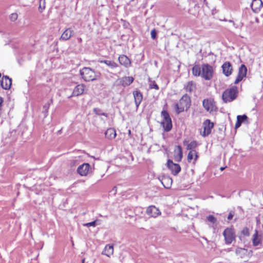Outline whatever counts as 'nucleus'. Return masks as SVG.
<instances>
[{"label": "nucleus", "mask_w": 263, "mask_h": 263, "mask_svg": "<svg viewBox=\"0 0 263 263\" xmlns=\"http://www.w3.org/2000/svg\"><path fill=\"white\" fill-rule=\"evenodd\" d=\"M161 115L163 117V121L162 122L163 127L166 132H169L172 128V120L170 115L165 110H163L161 112Z\"/></svg>", "instance_id": "423d86ee"}, {"label": "nucleus", "mask_w": 263, "mask_h": 263, "mask_svg": "<svg viewBox=\"0 0 263 263\" xmlns=\"http://www.w3.org/2000/svg\"><path fill=\"white\" fill-rule=\"evenodd\" d=\"M119 63L126 67H128L130 65V61L129 59L126 55L123 54L119 56Z\"/></svg>", "instance_id": "a211bd4d"}, {"label": "nucleus", "mask_w": 263, "mask_h": 263, "mask_svg": "<svg viewBox=\"0 0 263 263\" xmlns=\"http://www.w3.org/2000/svg\"><path fill=\"white\" fill-rule=\"evenodd\" d=\"M196 85L193 81H190L185 87L186 91L191 92L195 89Z\"/></svg>", "instance_id": "7c9ffc66"}, {"label": "nucleus", "mask_w": 263, "mask_h": 263, "mask_svg": "<svg viewBox=\"0 0 263 263\" xmlns=\"http://www.w3.org/2000/svg\"><path fill=\"white\" fill-rule=\"evenodd\" d=\"M242 233L245 236H249L250 234L249 229L247 227L244 228L242 231Z\"/></svg>", "instance_id": "4c0bfd02"}, {"label": "nucleus", "mask_w": 263, "mask_h": 263, "mask_svg": "<svg viewBox=\"0 0 263 263\" xmlns=\"http://www.w3.org/2000/svg\"><path fill=\"white\" fill-rule=\"evenodd\" d=\"M100 63H104L110 68L113 69L117 68L118 66V65L112 61L110 60H101L99 61Z\"/></svg>", "instance_id": "b1692460"}, {"label": "nucleus", "mask_w": 263, "mask_h": 263, "mask_svg": "<svg viewBox=\"0 0 263 263\" xmlns=\"http://www.w3.org/2000/svg\"><path fill=\"white\" fill-rule=\"evenodd\" d=\"M226 243L230 244L235 238L234 230L231 228L226 229L223 232Z\"/></svg>", "instance_id": "0eeeda50"}, {"label": "nucleus", "mask_w": 263, "mask_h": 263, "mask_svg": "<svg viewBox=\"0 0 263 263\" xmlns=\"http://www.w3.org/2000/svg\"><path fill=\"white\" fill-rule=\"evenodd\" d=\"M0 83L2 87L7 90L10 89L12 84V81L8 76H4L2 78Z\"/></svg>", "instance_id": "f8f14e48"}, {"label": "nucleus", "mask_w": 263, "mask_h": 263, "mask_svg": "<svg viewBox=\"0 0 263 263\" xmlns=\"http://www.w3.org/2000/svg\"><path fill=\"white\" fill-rule=\"evenodd\" d=\"M247 119H248V117L245 115H243L242 116H241V115L237 116V122L235 125V128H237L239 127L240 126L241 123L243 122L247 121Z\"/></svg>", "instance_id": "5701e85b"}, {"label": "nucleus", "mask_w": 263, "mask_h": 263, "mask_svg": "<svg viewBox=\"0 0 263 263\" xmlns=\"http://www.w3.org/2000/svg\"><path fill=\"white\" fill-rule=\"evenodd\" d=\"M234 215V212H232V211L230 212L229 213V214L228 216V220H231L233 218Z\"/></svg>", "instance_id": "a19ab883"}, {"label": "nucleus", "mask_w": 263, "mask_h": 263, "mask_svg": "<svg viewBox=\"0 0 263 263\" xmlns=\"http://www.w3.org/2000/svg\"><path fill=\"white\" fill-rule=\"evenodd\" d=\"M100 224V220H99V219H97V220H96L93 221H92V222H88V223H84L83 225L84 226H86V227H96V226H98V225H99Z\"/></svg>", "instance_id": "473e14b6"}, {"label": "nucleus", "mask_w": 263, "mask_h": 263, "mask_svg": "<svg viewBox=\"0 0 263 263\" xmlns=\"http://www.w3.org/2000/svg\"><path fill=\"white\" fill-rule=\"evenodd\" d=\"M80 74L85 81H92L100 77V73L89 67H84L80 70Z\"/></svg>", "instance_id": "f257e3e1"}, {"label": "nucleus", "mask_w": 263, "mask_h": 263, "mask_svg": "<svg viewBox=\"0 0 263 263\" xmlns=\"http://www.w3.org/2000/svg\"><path fill=\"white\" fill-rule=\"evenodd\" d=\"M135 104L138 108L143 99V96L139 90H136L133 92Z\"/></svg>", "instance_id": "2eb2a0df"}, {"label": "nucleus", "mask_w": 263, "mask_h": 263, "mask_svg": "<svg viewBox=\"0 0 263 263\" xmlns=\"http://www.w3.org/2000/svg\"><path fill=\"white\" fill-rule=\"evenodd\" d=\"M224 168H224V167H220V170L221 171H223V170H224Z\"/></svg>", "instance_id": "c03bdc74"}, {"label": "nucleus", "mask_w": 263, "mask_h": 263, "mask_svg": "<svg viewBox=\"0 0 263 263\" xmlns=\"http://www.w3.org/2000/svg\"><path fill=\"white\" fill-rule=\"evenodd\" d=\"M149 88H151V89H155L156 90H158L159 89V86L155 83V81H149Z\"/></svg>", "instance_id": "c9c22d12"}, {"label": "nucleus", "mask_w": 263, "mask_h": 263, "mask_svg": "<svg viewBox=\"0 0 263 263\" xmlns=\"http://www.w3.org/2000/svg\"><path fill=\"white\" fill-rule=\"evenodd\" d=\"M242 78L240 77L239 76H237L236 80H235L234 83L235 84H238L239 82H240L242 80Z\"/></svg>", "instance_id": "ea45409f"}, {"label": "nucleus", "mask_w": 263, "mask_h": 263, "mask_svg": "<svg viewBox=\"0 0 263 263\" xmlns=\"http://www.w3.org/2000/svg\"><path fill=\"white\" fill-rule=\"evenodd\" d=\"M223 73L224 74L228 77L231 74L232 71V67L230 62H225L222 66Z\"/></svg>", "instance_id": "4468645a"}, {"label": "nucleus", "mask_w": 263, "mask_h": 263, "mask_svg": "<svg viewBox=\"0 0 263 263\" xmlns=\"http://www.w3.org/2000/svg\"><path fill=\"white\" fill-rule=\"evenodd\" d=\"M182 156L183 155L181 147L178 145L177 146V150L176 151L175 158L176 160L180 161L181 160Z\"/></svg>", "instance_id": "a878e982"}, {"label": "nucleus", "mask_w": 263, "mask_h": 263, "mask_svg": "<svg viewBox=\"0 0 263 263\" xmlns=\"http://www.w3.org/2000/svg\"><path fill=\"white\" fill-rule=\"evenodd\" d=\"M183 144L186 146L187 149H190L191 151L194 150V149L197 146V143L195 141H193L190 143H188L187 141H184L183 142Z\"/></svg>", "instance_id": "393cba45"}, {"label": "nucleus", "mask_w": 263, "mask_h": 263, "mask_svg": "<svg viewBox=\"0 0 263 263\" xmlns=\"http://www.w3.org/2000/svg\"><path fill=\"white\" fill-rule=\"evenodd\" d=\"M84 261H85V259L84 258L82 260V263H84Z\"/></svg>", "instance_id": "49530a36"}, {"label": "nucleus", "mask_w": 263, "mask_h": 263, "mask_svg": "<svg viewBox=\"0 0 263 263\" xmlns=\"http://www.w3.org/2000/svg\"><path fill=\"white\" fill-rule=\"evenodd\" d=\"M247 71V69L246 66L245 65H241L239 68L238 76L243 78L246 76Z\"/></svg>", "instance_id": "cd10ccee"}, {"label": "nucleus", "mask_w": 263, "mask_h": 263, "mask_svg": "<svg viewBox=\"0 0 263 263\" xmlns=\"http://www.w3.org/2000/svg\"><path fill=\"white\" fill-rule=\"evenodd\" d=\"M262 6V2L261 0H253L251 5L252 10L255 12H258Z\"/></svg>", "instance_id": "ddd939ff"}, {"label": "nucleus", "mask_w": 263, "mask_h": 263, "mask_svg": "<svg viewBox=\"0 0 263 263\" xmlns=\"http://www.w3.org/2000/svg\"><path fill=\"white\" fill-rule=\"evenodd\" d=\"M214 126V124L212 122H210V120H206L203 124V131L200 132L201 135L205 137L209 135L211 133V130Z\"/></svg>", "instance_id": "6e6552de"}, {"label": "nucleus", "mask_w": 263, "mask_h": 263, "mask_svg": "<svg viewBox=\"0 0 263 263\" xmlns=\"http://www.w3.org/2000/svg\"><path fill=\"white\" fill-rule=\"evenodd\" d=\"M191 99L187 95H185L179 100V102L175 104V109L178 114L187 110L190 106Z\"/></svg>", "instance_id": "7ed1b4c3"}, {"label": "nucleus", "mask_w": 263, "mask_h": 263, "mask_svg": "<svg viewBox=\"0 0 263 263\" xmlns=\"http://www.w3.org/2000/svg\"><path fill=\"white\" fill-rule=\"evenodd\" d=\"M134 78L131 77H125L123 78L122 85L123 86H128L133 83Z\"/></svg>", "instance_id": "2f4dec72"}, {"label": "nucleus", "mask_w": 263, "mask_h": 263, "mask_svg": "<svg viewBox=\"0 0 263 263\" xmlns=\"http://www.w3.org/2000/svg\"><path fill=\"white\" fill-rule=\"evenodd\" d=\"M252 243L254 246H258L261 243V235H259L257 230H255V233L252 237Z\"/></svg>", "instance_id": "f3484780"}, {"label": "nucleus", "mask_w": 263, "mask_h": 263, "mask_svg": "<svg viewBox=\"0 0 263 263\" xmlns=\"http://www.w3.org/2000/svg\"><path fill=\"white\" fill-rule=\"evenodd\" d=\"M161 182L165 188L169 189L172 185L173 181L169 176H165L162 177Z\"/></svg>", "instance_id": "aec40b11"}, {"label": "nucleus", "mask_w": 263, "mask_h": 263, "mask_svg": "<svg viewBox=\"0 0 263 263\" xmlns=\"http://www.w3.org/2000/svg\"><path fill=\"white\" fill-rule=\"evenodd\" d=\"M116 132L114 128H109L105 133V137L108 139H113L116 137Z\"/></svg>", "instance_id": "412c9836"}, {"label": "nucleus", "mask_w": 263, "mask_h": 263, "mask_svg": "<svg viewBox=\"0 0 263 263\" xmlns=\"http://www.w3.org/2000/svg\"><path fill=\"white\" fill-rule=\"evenodd\" d=\"M17 15L16 13H13L11 14V19L12 20V21H15L17 19Z\"/></svg>", "instance_id": "79ce46f5"}, {"label": "nucleus", "mask_w": 263, "mask_h": 263, "mask_svg": "<svg viewBox=\"0 0 263 263\" xmlns=\"http://www.w3.org/2000/svg\"><path fill=\"white\" fill-rule=\"evenodd\" d=\"M202 106L205 110L210 113L216 111L217 110L216 102L212 98L204 99L202 101Z\"/></svg>", "instance_id": "20e7f679"}, {"label": "nucleus", "mask_w": 263, "mask_h": 263, "mask_svg": "<svg viewBox=\"0 0 263 263\" xmlns=\"http://www.w3.org/2000/svg\"><path fill=\"white\" fill-rule=\"evenodd\" d=\"M90 169V165L89 163H85L80 165L77 169V172L82 176H86Z\"/></svg>", "instance_id": "9d476101"}, {"label": "nucleus", "mask_w": 263, "mask_h": 263, "mask_svg": "<svg viewBox=\"0 0 263 263\" xmlns=\"http://www.w3.org/2000/svg\"><path fill=\"white\" fill-rule=\"evenodd\" d=\"M146 213L152 217L156 218L161 214L160 210L155 206H149L146 209Z\"/></svg>", "instance_id": "9b49d317"}, {"label": "nucleus", "mask_w": 263, "mask_h": 263, "mask_svg": "<svg viewBox=\"0 0 263 263\" xmlns=\"http://www.w3.org/2000/svg\"><path fill=\"white\" fill-rule=\"evenodd\" d=\"M45 0H40V5L39 7V10L40 12H42L43 10L45 8Z\"/></svg>", "instance_id": "f704fd0d"}, {"label": "nucleus", "mask_w": 263, "mask_h": 263, "mask_svg": "<svg viewBox=\"0 0 263 263\" xmlns=\"http://www.w3.org/2000/svg\"><path fill=\"white\" fill-rule=\"evenodd\" d=\"M157 32L155 29H153L151 32V37L153 39H155L156 37Z\"/></svg>", "instance_id": "58836bf2"}, {"label": "nucleus", "mask_w": 263, "mask_h": 263, "mask_svg": "<svg viewBox=\"0 0 263 263\" xmlns=\"http://www.w3.org/2000/svg\"><path fill=\"white\" fill-rule=\"evenodd\" d=\"M93 111L96 114L98 115H103L106 117H107V114L105 112H103L102 110L99 108H95L93 109Z\"/></svg>", "instance_id": "72a5a7b5"}, {"label": "nucleus", "mask_w": 263, "mask_h": 263, "mask_svg": "<svg viewBox=\"0 0 263 263\" xmlns=\"http://www.w3.org/2000/svg\"><path fill=\"white\" fill-rule=\"evenodd\" d=\"M128 134L129 136H131V130L130 129H128Z\"/></svg>", "instance_id": "37998d69"}, {"label": "nucleus", "mask_w": 263, "mask_h": 263, "mask_svg": "<svg viewBox=\"0 0 263 263\" xmlns=\"http://www.w3.org/2000/svg\"><path fill=\"white\" fill-rule=\"evenodd\" d=\"M195 161H196L198 158L197 152L195 150L191 151L187 155V160L189 162H191V161L194 159Z\"/></svg>", "instance_id": "bb28decb"}, {"label": "nucleus", "mask_w": 263, "mask_h": 263, "mask_svg": "<svg viewBox=\"0 0 263 263\" xmlns=\"http://www.w3.org/2000/svg\"><path fill=\"white\" fill-rule=\"evenodd\" d=\"M85 85L83 84H79L75 87L73 90L72 96H79L83 93L84 91Z\"/></svg>", "instance_id": "dca6fc26"}, {"label": "nucleus", "mask_w": 263, "mask_h": 263, "mask_svg": "<svg viewBox=\"0 0 263 263\" xmlns=\"http://www.w3.org/2000/svg\"><path fill=\"white\" fill-rule=\"evenodd\" d=\"M207 219L209 221H210L213 223H214L217 221L216 218L215 217H214L213 215H209L207 217Z\"/></svg>", "instance_id": "e433bc0d"}, {"label": "nucleus", "mask_w": 263, "mask_h": 263, "mask_svg": "<svg viewBox=\"0 0 263 263\" xmlns=\"http://www.w3.org/2000/svg\"><path fill=\"white\" fill-rule=\"evenodd\" d=\"M202 68L199 66L195 65L192 68V73L195 76L201 77Z\"/></svg>", "instance_id": "c756f323"}, {"label": "nucleus", "mask_w": 263, "mask_h": 263, "mask_svg": "<svg viewBox=\"0 0 263 263\" xmlns=\"http://www.w3.org/2000/svg\"><path fill=\"white\" fill-rule=\"evenodd\" d=\"M73 33V30L70 28L66 29L62 33L60 39L63 41L68 40Z\"/></svg>", "instance_id": "6ab92c4d"}, {"label": "nucleus", "mask_w": 263, "mask_h": 263, "mask_svg": "<svg viewBox=\"0 0 263 263\" xmlns=\"http://www.w3.org/2000/svg\"><path fill=\"white\" fill-rule=\"evenodd\" d=\"M238 92L236 86H232L229 89H226L222 93V98L224 103L230 102L234 100Z\"/></svg>", "instance_id": "f03ea898"}, {"label": "nucleus", "mask_w": 263, "mask_h": 263, "mask_svg": "<svg viewBox=\"0 0 263 263\" xmlns=\"http://www.w3.org/2000/svg\"><path fill=\"white\" fill-rule=\"evenodd\" d=\"M201 77L205 80H210L213 77L214 70L212 66L206 64L201 66Z\"/></svg>", "instance_id": "39448f33"}, {"label": "nucleus", "mask_w": 263, "mask_h": 263, "mask_svg": "<svg viewBox=\"0 0 263 263\" xmlns=\"http://www.w3.org/2000/svg\"><path fill=\"white\" fill-rule=\"evenodd\" d=\"M114 253V247L112 245H106L102 252L103 255H105L108 257H110Z\"/></svg>", "instance_id": "4be33fe9"}, {"label": "nucleus", "mask_w": 263, "mask_h": 263, "mask_svg": "<svg viewBox=\"0 0 263 263\" xmlns=\"http://www.w3.org/2000/svg\"><path fill=\"white\" fill-rule=\"evenodd\" d=\"M247 249L241 248H237L235 251L236 254L241 258H243L247 255Z\"/></svg>", "instance_id": "c85d7f7f"}, {"label": "nucleus", "mask_w": 263, "mask_h": 263, "mask_svg": "<svg viewBox=\"0 0 263 263\" xmlns=\"http://www.w3.org/2000/svg\"><path fill=\"white\" fill-rule=\"evenodd\" d=\"M48 107V106H47V107H46V106H44V108H46V109H45L46 111H47V110Z\"/></svg>", "instance_id": "a18cd8bd"}, {"label": "nucleus", "mask_w": 263, "mask_h": 263, "mask_svg": "<svg viewBox=\"0 0 263 263\" xmlns=\"http://www.w3.org/2000/svg\"><path fill=\"white\" fill-rule=\"evenodd\" d=\"M167 164L168 168L174 175H177L181 171L180 166L178 164L174 163L171 160L167 161Z\"/></svg>", "instance_id": "1a4fd4ad"}]
</instances>
